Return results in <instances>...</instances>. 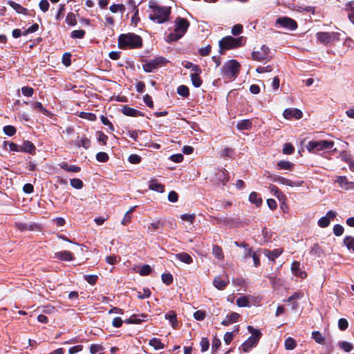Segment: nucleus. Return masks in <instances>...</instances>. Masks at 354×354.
<instances>
[{
    "mask_svg": "<svg viewBox=\"0 0 354 354\" xmlns=\"http://www.w3.org/2000/svg\"><path fill=\"white\" fill-rule=\"evenodd\" d=\"M165 317L169 321L174 328H176L177 317L176 313L174 310H170L168 313L165 314Z\"/></svg>",
    "mask_w": 354,
    "mask_h": 354,
    "instance_id": "nucleus-22",
    "label": "nucleus"
},
{
    "mask_svg": "<svg viewBox=\"0 0 354 354\" xmlns=\"http://www.w3.org/2000/svg\"><path fill=\"white\" fill-rule=\"evenodd\" d=\"M212 253L215 256V257L218 260H222L224 259L223 250L221 247L218 245H213Z\"/></svg>",
    "mask_w": 354,
    "mask_h": 354,
    "instance_id": "nucleus-28",
    "label": "nucleus"
},
{
    "mask_svg": "<svg viewBox=\"0 0 354 354\" xmlns=\"http://www.w3.org/2000/svg\"><path fill=\"white\" fill-rule=\"evenodd\" d=\"M177 93L183 97H187L189 95V89L185 85H180L177 88Z\"/></svg>",
    "mask_w": 354,
    "mask_h": 354,
    "instance_id": "nucleus-33",
    "label": "nucleus"
},
{
    "mask_svg": "<svg viewBox=\"0 0 354 354\" xmlns=\"http://www.w3.org/2000/svg\"><path fill=\"white\" fill-rule=\"evenodd\" d=\"M162 223H161L160 221H158L150 223V225L148 227V229L151 232H155L159 230H162Z\"/></svg>",
    "mask_w": 354,
    "mask_h": 354,
    "instance_id": "nucleus-52",
    "label": "nucleus"
},
{
    "mask_svg": "<svg viewBox=\"0 0 354 354\" xmlns=\"http://www.w3.org/2000/svg\"><path fill=\"white\" fill-rule=\"evenodd\" d=\"M249 201L250 203L254 204L257 207L261 206L263 202L260 194L256 192H252L250 194Z\"/></svg>",
    "mask_w": 354,
    "mask_h": 354,
    "instance_id": "nucleus-18",
    "label": "nucleus"
},
{
    "mask_svg": "<svg viewBox=\"0 0 354 354\" xmlns=\"http://www.w3.org/2000/svg\"><path fill=\"white\" fill-rule=\"evenodd\" d=\"M86 32L84 30H75L71 32V37L73 39H82L84 37Z\"/></svg>",
    "mask_w": 354,
    "mask_h": 354,
    "instance_id": "nucleus-46",
    "label": "nucleus"
},
{
    "mask_svg": "<svg viewBox=\"0 0 354 354\" xmlns=\"http://www.w3.org/2000/svg\"><path fill=\"white\" fill-rule=\"evenodd\" d=\"M161 279H162V282L167 286L171 285L174 281L172 274L169 272L163 273L161 275Z\"/></svg>",
    "mask_w": 354,
    "mask_h": 354,
    "instance_id": "nucleus-37",
    "label": "nucleus"
},
{
    "mask_svg": "<svg viewBox=\"0 0 354 354\" xmlns=\"http://www.w3.org/2000/svg\"><path fill=\"white\" fill-rule=\"evenodd\" d=\"M246 37L241 36L239 37H233L232 36H225L218 41L219 53L224 55L225 52L230 49H236L243 46L246 43Z\"/></svg>",
    "mask_w": 354,
    "mask_h": 354,
    "instance_id": "nucleus-4",
    "label": "nucleus"
},
{
    "mask_svg": "<svg viewBox=\"0 0 354 354\" xmlns=\"http://www.w3.org/2000/svg\"><path fill=\"white\" fill-rule=\"evenodd\" d=\"M276 23L281 27L290 30H295L297 28V23L296 21L288 17H279Z\"/></svg>",
    "mask_w": 354,
    "mask_h": 354,
    "instance_id": "nucleus-9",
    "label": "nucleus"
},
{
    "mask_svg": "<svg viewBox=\"0 0 354 354\" xmlns=\"http://www.w3.org/2000/svg\"><path fill=\"white\" fill-rule=\"evenodd\" d=\"M143 319H140L138 317V315H131L129 319H126L124 322L127 324H140L142 321L145 320V318H147V315L145 314H142L140 315Z\"/></svg>",
    "mask_w": 354,
    "mask_h": 354,
    "instance_id": "nucleus-24",
    "label": "nucleus"
},
{
    "mask_svg": "<svg viewBox=\"0 0 354 354\" xmlns=\"http://www.w3.org/2000/svg\"><path fill=\"white\" fill-rule=\"evenodd\" d=\"M200 345L203 353L207 351L209 347V339L207 337H203L201 340Z\"/></svg>",
    "mask_w": 354,
    "mask_h": 354,
    "instance_id": "nucleus-55",
    "label": "nucleus"
},
{
    "mask_svg": "<svg viewBox=\"0 0 354 354\" xmlns=\"http://www.w3.org/2000/svg\"><path fill=\"white\" fill-rule=\"evenodd\" d=\"M21 90L22 94L27 97H31L34 93V89L29 86H23Z\"/></svg>",
    "mask_w": 354,
    "mask_h": 354,
    "instance_id": "nucleus-63",
    "label": "nucleus"
},
{
    "mask_svg": "<svg viewBox=\"0 0 354 354\" xmlns=\"http://www.w3.org/2000/svg\"><path fill=\"white\" fill-rule=\"evenodd\" d=\"M142 39L133 32L121 34L118 37V47L120 49H135L142 46Z\"/></svg>",
    "mask_w": 354,
    "mask_h": 354,
    "instance_id": "nucleus-2",
    "label": "nucleus"
},
{
    "mask_svg": "<svg viewBox=\"0 0 354 354\" xmlns=\"http://www.w3.org/2000/svg\"><path fill=\"white\" fill-rule=\"evenodd\" d=\"M70 184L73 188L77 189H80L84 186L82 180L79 178L70 179Z\"/></svg>",
    "mask_w": 354,
    "mask_h": 354,
    "instance_id": "nucleus-41",
    "label": "nucleus"
},
{
    "mask_svg": "<svg viewBox=\"0 0 354 354\" xmlns=\"http://www.w3.org/2000/svg\"><path fill=\"white\" fill-rule=\"evenodd\" d=\"M109 10L113 13H116L117 12H120L122 14L125 11V6L124 5L120 3V4H112Z\"/></svg>",
    "mask_w": 354,
    "mask_h": 354,
    "instance_id": "nucleus-35",
    "label": "nucleus"
},
{
    "mask_svg": "<svg viewBox=\"0 0 354 354\" xmlns=\"http://www.w3.org/2000/svg\"><path fill=\"white\" fill-rule=\"evenodd\" d=\"M175 257H176V259H178L183 263H185L187 264H190L193 262L192 257L189 254H187L186 252H181V253L176 254Z\"/></svg>",
    "mask_w": 354,
    "mask_h": 354,
    "instance_id": "nucleus-21",
    "label": "nucleus"
},
{
    "mask_svg": "<svg viewBox=\"0 0 354 354\" xmlns=\"http://www.w3.org/2000/svg\"><path fill=\"white\" fill-rule=\"evenodd\" d=\"M344 229L342 225L336 224L333 227V233L337 236H340L343 234Z\"/></svg>",
    "mask_w": 354,
    "mask_h": 354,
    "instance_id": "nucleus-58",
    "label": "nucleus"
},
{
    "mask_svg": "<svg viewBox=\"0 0 354 354\" xmlns=\"http://www.w3.org/2000/svg\"><path fill=\"white\" fill-rule=\"evenodd\" d=\"M344 245L350 251L354 252V237L352 236H346L343 240Z\"/></svg>",
    "mask_w": 354,
    "mask_h": 354,
    "instance_id": "nucleus-26",
    "label": "nucleus"
},
{
    "mask_svg": "<svg viewBox=\"0 0 354 354\" xmlns=\"http://www.w3.org/2000/svg\"><path fill=\"white\" fill-rule=\"evenodd\" d=\"M149 8L151 10V13L149 15L151 20L158 24H163L169 19L171 12L170 6H161L154 0H150Z\"/></svg>",
    "mask_w": 354,
    "mask_h": 354,
    "instance_id": "nucleus-1",
    "label": "nucleus"
},
{
    "mask_svg": "<svg viewBox=\"0 0 354 354\" xmlns=\"http://www.w3.org/2000/svg\"><path fill=\"white\" fill-rule=\"evenodd\" d=\"M323 253V250L318 243H314L313 247L310 249V254H315L317 257H320Z\"/></svg>",
    "mask_w": 354,
    "mask_h": 354,
    "instance_id": "nucleus-50",
    "label": "nucleus"
},
{
    "mask_svg": "<svg viewBox=\"0 0 354 354\" xmlns=\"http://www.w3.org/2000/svg\"><path fill=\"white\" fill-rule=\"evenodd\" d=\"M297 346L296 341L292 338L288 337L285 340V348L287 350H292L294 349Z\"/></svg>",
    "mask_w": 354,
    "mask_h": 354,
    "instance_id": "nucleus-43",
    "label": "nucleus"
},
{
    "mask_svg": "<svg viewBox=\"0 0 354 354\" xmlns=\"http://www.w3.org/2000/svg\"><path fill=\"white\" fill-rule=\"evenodd\" d=\"M35 146L30 141H26L20 146V151L32 153L35 150Z\"/></svg>",
    "mask_w": 354,
    "mask_h": 354,
    "instance_id": "nucleus-32",
    "label": "nucleus"
},
{
    "mask_svg": "<svg viewBox=\"0 0 354 354\" xmlns=\"http://www.w3.org/2000/svg\"><path fill=\"white\" fill-rule=\"evenodd\" d=\"M273 182L279 183L283 185H286L290 187H294V186H301L303 183V181L300 183H295L289 179L285 178L282 176H274L273 178Z\"/></svg>",
    "mask_w": 354,
    "mask_h": 354,
    "instance_id": "nucleus-15",
    "label": "nucleus"
},
{
    "mask_svg": "<svg viewBox=\"0 0 354 354\" xmlns=\"http://www.w3.org/2000/svg\"><path fill=\"white\" fill-rule=\"evenodd\" d=\"M248 330L252 333V335L241 346L240 349L241 348L244 353H248L252 348H254L262 335L260 330L252 326H248Z\"/></svg>",
    "mask_w": 354,
    "mask_h": 354,
    "instance_id": "nucleus-6",
    "label": "nucleus"
},
{
    "mask_svg": "<svg viewBox=\"0 0 354 354\" xmlns=\"http://www.w3.org/2000/svg\"><path fill=\"white\" fill-rule=\"evenodd\" d=\"M243 31V26L242 24H237L232 28L231 32L234 36H238Z\"/></svg>",
    "mask_w": 354,
    "mask_h": 354,
    "instance_id": "nucleus-48",
    "label": "nucleus"
},
{
    "mask_svg": "<svg viewBox=\"0 0 354 354\" xmlns=\"http://www.w3.org/2000/svg\"><path fill=\"white\" fill-rule=\"evenodd\" d=\"M32 106L34 109H36L44 114L46 115L48 111L43 106L42 104L39 102H36L32 104Z\"/></svg>",
    "mask_w": 354,
    "mask_h": 354,
    "instance_id": "nucleus-59",
    "label": "nucleus"
},
{
    "mask_svg": "<svg viewBox=\"0 0 354 354\" xmlns=\"http://www.w3.org/2000/svg\"><path fill=\"white\" fill-rule=\"evenodd\" d=\"M252 127V120L249 119L242 120L236 124V128L239 131L250 130Z\"/></svg>",
    "mask_w": 354,
    "mask_h": 354,
    "instance_id": "nucleus-17",
    "label": "nucleus"
},
{
    "mask_svg": "<svg viewBox=\"0 0 354 354\" xmlns=\"http://www.w3.org/2000/svg\"><path fill=\"white\" fill-rule=\"evenodd\" d=\"M234 153V151L229 147L224 148L221 152V156L232 158Z\"/></svg>",
    "mask_w": 354,
    "mask_h": 354,
    "instance_id": "nucleus-56",
    "label": "nucleus"
},
{
    "mask_svg": "<svg viewBox=\"0 0 354 354\" xmlns=\"http://www.w3.org/2000/svg\"><path fill=\"white\" fill-rule=\"evenodd\" d=\"M169 61L164 57L160 56L150 59L143 64V70L147 73H151L153 70L165 66Z\"/></svg>",
    "mask_w": 354,
    "mask_h": 354,
    "instance_id": "nucleus-8",
    "label": "nucleus"
},
{
    "mask_svg": "<svg viewBox=\"0 0 354 354\" xmlns=\"http://www.w3.org/2000/svg\"><path fill=\"white\" fill-rule=\"evenodd\" d=\"M180 218L192 224L195 221L196 215L195 214H183L180 215Z\"/></svg>",
    "mask_w": 354,
    "mask_h": 354,
    "instance_id": "nucleus-54",
    "label": "nucleus"
},
{
    "mask_svg": "<svg viewBox=\"0 0 354 354\" xmlns=\"http://www.w3.org/2000/svg\"><path fill=\"white\" fill-rule=\"evenodd\" d=\"M79 116L82 118L86 119L90 121H95L97 119L95 114L84 111L80 112Z\"/></svg>",
    "mask_w": 354,
    "mask_h": 354,
    "instance_id": "nucleus-44",
    "label": "nucleus"
},
{
    "mask_svg": "<svg viewBox=\"0 0 354 354\" xmlns=\"http://www.w3.org/2000/svg\"><path fill=\"white\" fill-rule=\"evenodd\" d=\"M84 279L87 283L93 286L96 283L98 279V276L95 274H86L84 276Z\"/></svg>",
    "mask_w": 354,
    "mask_h": 354,
    "instance_id": "nucleus-47",
    "label": "nucleus"
},
{
    "mask_svg": "<svg viewBox=\"0 0 354 354\" xmlns=\"http://www.w3.org/2000/svg\"><path fill=\"white\" fill-rule=\"evenodd\" d=\"M241 64L235 59L225 62L221 68V75L227 79H235L239 75Z\"/></svg>",
    "mask_w": 354,
    "mask_h": 354,
    "instance_id": "nucleus-5",
    "label": "nucleus"
},
{
    "mask_svg": "<svg viewBox=\"0 0 354 354\" xmlns=\"http://www.w3.org/2000/svg\"><path fill=\"white\" fill-rule=\"evenodd\" d=\"M121 112L127 115V116H131V117H138L142 116L143 117L145 115V113L139 110L135 109L133 108H131L127 105L124 106L121 110Z\"/></svg>",
    "mask_w": 354,
    "mask_h": 354,
    "instance_id": "nucleus-12",
    "label": "nucleus"
},
{
    "mask_svg": "<svg viewBox=\"0 0 354 354\" xmlns=\"http://www.w3.org/2000/svg\"><path fill=\"white\" fill-rule=\"evenodd\" d=\"M291 270L295 276L301 279H305L307 277V273L300 268V263L299 261H295L292 263Z\"/></svg>",
    "mask_w": 354,
    "mask_h": 354,
    "instance_id": "nucleus-13",
    "label": "nucleus"
},
{
    "mask_svg": "<svg viewBox=\"0 0 354 354\" xmlns=\"http://www.w3.org/2000/svg\"><path fill=\"white\" fill-rule=\"evenodd\" d=\"M109 155L106 152H98L96 154V160L100 162H106L109 160Z\"/></svg>",
    "mask_w": 354,
    "mask_h": 354,
    "instance_id": "nucleus-53",
    "label": "nucleus"
},
{
    "mask_svg": "<svg viewBox=\"0 0 354 354\" xmlns=\"http://www.w3.org/2000/svg\"><path fill=\"white\" fill-rule=\"evenodd\" d=\"M240 315L237 313H232L230 315H228L225 317V318L221 322V324L224 326H228L231 324L236 322L240 318Z\"/></svg>",
    "mask_w": 354,
    "mask_h": 354,
    "instance_id": "nucleus-16",
    "label": "nucleus"
},
{
    "mask_svg": "<svg viewBox=\"0 0 354 354\" xmlns=\"http://www.w3.org/2000/svg\"><path fill=\"white\" fill-rule=\"evenodd\" d=\"M283 115L286 119H301L303 117V113L298 109H286L283 113Z\"/></svg>",
    "mask_w": 354,
    "mask_h": 354,
    "instance_id": "nucleus-11",
    "label": "nucleus"
},
{
    "mask_svg": "<svg viewBox=\"0 0 354 354\" xmlns=\"http://www.w3.org/2000/svg\"><path fill=\"white\" fill-rule=\"evenodd\" d=\"M261 49L260 50L253 51L252 53V58L253 60L261 62L267 59Z\"/></svg>",
    "mask_w": 354,
    "mask_h": 354,
    "instance_id": "nucleus-29",
    "label": "nucleus"
},
{
    "mask_svg": "<svg viewBox=\"0 0 354 354\" xmlns=\"http://www.w3.org/2000/svg\"><path fill=\"white\" fill-rule=\"evenodd\" d=\"M72 250L73 251H68V261H73L75 259L74 252H76L77 254L83 253V248L80 245H76L73 243L72 245Z\"/></svg>",
    "mask_w": 354,
    "mask_h": 354,
    "instance_id": "nucleus-19",
    "label": "nucleus"
},
{
    "mask_svg": "<svg viewBox=\"0 0 354 354\" xmlns=\"http://www.w3.org/2000/svg\"><path fill=\"white\" fill-rule=\"evenodd\" d=\"M283 248H277L273 250L265 249L264 254L269 259V260L274 261L275 259L279 257L283 253Z\"/></svg>",
    "mask_w": 354,
    "mask_h": 354,
    "instance_id": "nucleus-14",
    "label": "nucleus"
},
{
    "mask_svg": "<svg viewBox=\"0 0 354 354\" xmlns=\"http://www.w3.org/2000/svg\"><path fill=\"white\" fill-rule=\"evenodd\" d=\"M3 132L9 136H13L14 134H15L16 133V129L13 127V126H11V125H7V126H5L3 127Z\"/></svg>",
    "mask_w": 354,
    "mask_h": 354,
    "instance_id": "nucleus-62",
    "label": "nucleus"
},
{
    "mask_svg": "<svg viewBox=\"0 0 354 354\" xmlns=\"http://www.w3.org/2000/svg\"><path fill=\"white\" fill-rule=\"evenodd\" d=\"M337 34L336 32H319L316 34V37L320 43L327 45L335 39Z\"/></svg>",
    "mask_w": 354,
    "mask_h": 354,
    "instance_id": "nucleus-10",
    "label": "nucleus"
},
{
    "mask_svg": "<svg viewBox=\"0 0 354 354\" xmlns=\"http://www.w3.org/2000/svg\"><path fill=\"white\" fill-rule=\"evenodd\" d=\"M128 160L131 164H138L141 162V157L137 154H131Z\"/></svg>",
    "mask_w": 354,
    "mask_h": 354,
    "instance_id": "nucleus-64",
    "label": "nucleus"
},
{
    "mask_svg": "<svg viewBox=\"0 0 354 354\" xmlns=\"http://www.w3.org/2000/svg\"><path fill=\"white\" fill-rule=\"evenodd\" d=\"M282 151L284 154L290 155L294 153L295 147L291 143L286 142L283 145Z\"/></svg>",
    "mask_w": 354,
    "mask_h": 354,
    "instance_id": "nucleus-45",
    "label": "nucleus"
},
{
    "mask_svg": "<svg viewBox=\"0 0 354 354\" xmlns=\"http://www.w3.org/2000/svg\"><path fill=\"white\" fill-rule=\"evenodd\" d=\"M221 340L215 336L212 339V353L214 354L215 353L217 350L221 346Z\"/></svg>",
    "mask_w": 354,
    "mask_h": 354,
    "instance_id": "nucleus-51",
    "label": "nucleus"
},
{
    "mask_svg": "<svg viewBox=\"0 0 354 354\" xmlns=\"http://www.w3.org/2000/svg\"><path fill=\"white\" fill-rule=\"evenodd\" d=\"M294 164L288 160H280L277 162V167L279 169L292 170L294 167Z\"/></svg>",
    "mask_w": 354,
    "mask_h": 354,
    "instance_id": "nucleus-25",
    "label": "nucleus"
},
{
    "mask_svg": "<svg viewBox=\"0 0 354 354\" xmlns=\"http://www.w3.org/2000/svg\"><path fill=\"white\" fill-rule=\"evenodd\" d=\"M339 346L346 353H348L353 349V345L346 341L339 342Z\"/></svg>",
    "mask_w": 354,
    "mask_h": 354,
    "instance_id": "nucleus-36",
    "label": "nucleus"
},
{
    "mask_svg": "<svg viewBox=\"0 0 354 354\" xmlns=\"http://www.w3.org/2000/svg\"><path fill=\"white\" fill-rule=\"evenodd\" d=\"M206 317V313L204 310H197L194 313V317L198 321L203 320Z\"/></svg>",
    "mask_w": 354,
    "mask_h": 354,
    "instance_id": "nucleus-60",
    "label": "nucleus"
},
{
    "mask_svg": "<svg viewBox=\"0 0 354 354\" xmlns=\"http://www.w3.org/2000/svg\"><path fill=\"white\" fill-rule=\"evenodd\" d=\"M129 3L131 4L133 7V10H135L134 15L131 17V22L133 23L135 25L137 24V23L140 21L139 17H138V9L137 8L136 6L135 5V2L133 0H129Z\"/></svg>",
    "mask_w": 354,
    "mask_h": 354,
    "instance_id": "nucleus-34",
    "label": "nucleus"
},
{
    "mask_svg": "<svg viewBox=\"0 0 354 354\" xmlns=\"http://www.w3.org/2000/svg\"><path fill=\"white\" fill-rule=\"evenodd\" d=\"M213 283L217 289L223 290L227 286L228 281L223 279L221 277H216Z\"/></svg>",
    "mask_w": 354,
    "mask_h": 354,
    "instance_id": "nucleus-23",
    "label": "nucleus"
},
{
    "mask_svg": "<svg viewBox=\"0 0 354 354\" xmlns=\"http://www.w3.org/2000/svg\"><path fill=\"white\" fill-rule=\"evenodd\" d=\"M190 78H191L192 84L194 87L199 88L202 85L203 80L201 78L200 75L191 74Z\"/></svg>",
    "mask_w": 354,
    "mask_h": 354,
    "instance_id": "nucleus-30",
    "label": "nucleus"
},
{
    "mask_svg": "<svg viewBox=\"0 0 354 354\" xmlns=\"http://www.w3.org/2000/svg\"><path fill=\"white\" fill-rule=\"evenodd\" d=\"M8 4L18 13L26 14V9L21 6L19 3L13 1L8 2Z\"/></svg>",
    "mask_w": 354,
    "mask_h": 354,
    "instance_id": "nucleus-42",
    "label": "nucleus"
},
{
    "mask_svg": "<svg viewBox=\"0 0 354 354\" xmlns=\"http://www.w3.org/2000/svg\"><path fill=\"white\" fill-rule=\"evenodd\" d=\"M334 142L332 140H312L308 142L307 149L309 151H319L325 149H330L334 146Z\"/></svg>",
    "mask_w": 354,
    "mask_h": 354,
    "instance_id": "nucleus-7",
    "label": "nucleus"
},
{
    "mask_svg": "<svg viewBox=\"0 0 354 354\" xmlns=\"http://www.w3.org/2000/svg\"><path fill=\"white\" fill-rule=\"evenodd\" d=\"M236 304L239 307H248L249 306L250 301L246 296H242L236 299Z\"/></svg>",
    "mask_w": 354,
    "mask_h": 354,
    "instance_id": "nucleus-38",
    "label": "nucleus"
},
{
    "mask_svg": "<svg viewBox=\"0 0 354 354\" xmlns=\"http://www.w3.org/2000/svg\"><path fill=\"white\" fill-rule=\"evenodd\" d=\"M152 271V269L149 265L145 264L141 267L138 273L141 276L149 275Z\"/></svg>",
    "mask_w": 354,
    "mask_h": 354,
    "instance_id": "nucleus-49",
    "label": "nucleus"
},
{
    "mask_svg": "<svg viewBox=\"0 0 354 354\" xmlns=\"http://www.w3.org/2000/svg\"><path fill=\"white\" fill-rule=\"evenodd\" d=\"M338 327L341 330H345L348 327V322L345 318H340L338 321Z\"/></svg>",
    "mask_w": 354,
    "mask_h": 354,
    "instance_id": "nucleus-61",
    "label": "nucleus"
},
{
    "mask_svg": "<svg viewBox=\"0 0 354 354\" xmlns=\"http://www.w3.org/2000/svg\"><path fill=\"white\" fill-rule=\"evenodd\" d=\"M312 338L319 344L323 345L325 344V338L323 337L322 333L318 330L313 331L312 333Z\"/></svg>",
    "mask_w": 354,
    "mask_h": 354,
    "instance_id": "nucleus-31",
    "label": "nucleus"
},
{
    "mask_svg": "<svg viewBox=\"0 0 354 354\" xmlns=\"http://www.w3.org/2000/svg\"><path fill=\"white\" fill-rule=\"evenodd\" d=\"M175 28L173 32L167 35L166 41L169 43L176 41L183 37L189 27V21L180 17L176 18L174 21Z\"/></svg>",
    "mask_w": 354,
    "mask_h": 354,
    "instance_id": "nucleus-3",
    "label": "nucleus"
},
{
    "mask_svg": "<svg viewBox=\"0 0 354 354\" xmlns=\"http://www.w3.org/2000/svg\"><path fill=\"white\" fill-rule=\"evenodd\" d=\"M68 299L73 302L72 304L76 306L79 304V294L77 291H72L68 295Z\"/></svg>",
    "mask_w": 354,
    "mask_h": 354,
    "instance_id": "nucleus-40",
    "label": "nucleus"
},
{
    "mask_svg": "<svg viewBox=\"0 0 354 354\" xmlns=\"http://www.w3.org/2000/svg\"><path fill=\"white\" fill-rule=\"evenodd\" d=\"M77 147H82L84 149H87L91 146V141L88 138L84 136L81 138L80 141L77 142V144H75Z\"/></svg>",
    "mask_w": 354,
    "mask_h": 354,
    "instance_id": "nucleus-39",
    "label": "nucleus"
},
{
    "mask_svg": "<svg viewBox=\"0 0 354 354\" xmlns=\"http://www.w3.org/2000/svg\"><path fill=\"white\" fill-rule=\"evenodd\" d=\"M317 223H318V225L320 227L325 228V227H328L330 225V221H329L328 217L322 216V218H320L319 219Z\"/></svg>",
    "mask_w": 354,
    "mask_h": 354,
    "instance_id": "nucleus-57",
    "label": "nucleus"
},
{
    "mask_svg": "<svg viewBox=\"0 0 354 354\" xmlns=\"http://www.w3.org/2000/svg\"><path fill=\"white\" fill-rule=\"evenodd\" d=\"M149 344L152 346L155 350H160L165 348L164 344L158 338L153 337L149 340Z\"/></svg>",
    "mask_w": 354,
    "mask_h": 354,
    "instance_id": "nucleus-27",
    "label": "nucleus"
},
{
    "mask_svg": "<svg viewBox=\"0 0 354 354\" xmlns=\"http://www.w3.org/2000/svg\"><path fill=\"white\" fill-rule=\"evenodd\" d=\"M149 188L157 192L162 193L165 191V186L158 183L156 180H151L149 182Z\"/></svg>",
    "mask_w": 354,
    "mask_h": 354,
    "instance_id": "nucleus-20",
    "label": "nucleus"
}]
</instances>
